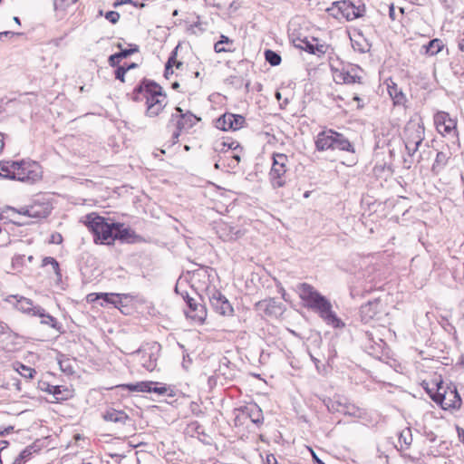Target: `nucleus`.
I'll list each match as a JSON object with an SVG mask.
<instances>
[{
  "instance_id": "1",
  "label": "nucleus",
  "mask_w": 464,
  "mask_h": 464,
  "mask_svg": "<svg viewBox=\"0 0 464 464\" xmlns=\"http://www.w3.org/2000/svg\"><path fill=\"white\" fill-rule=\"evenodd\" d=\"M298 294L299 297L305 303V306L316 313L327 325L336 329L344 327V323L333 311L331 302L313 285L306 283L300 284Z\"/></svg>"
},
{
  "instance_id": "2",
  "label": "nucleus",
  "mask_w": 464,
  "mask_h": 464,
  "mask_svg": "<svg viewBox=\"0 0 464 464\" xmlns=\"http://www.w3.org/2000/svg\"><path fill=\"white\" fill-rule=\"evenodd\" d=\"M140 95L146 99L147 115L149 117L158 116L167 105V96L161 86L153 81L144 80L133 91V100L140 101Z\"/></svg>"
},
{
  "instance_id": "3",
  "label": "nucleus",
  "mask_w": 464,
  "mask_h": 464,
  "mask_svg": "<svg viewBox=\"0 0 464 464\" xmlns=\"http://www.w3.org/2000/svg\"><path fill=\"white\" fill-rule=\"evenodd\" d=\"M4 171L7 172V179L34 183L42 177L41 166L32 160L21 161L3 160Z\"/></svg>"
},
{
  "instance_id": "4",
  "label": "nucleus",
  "mask_w": 464,
  "mask_h": 464,
  "mask_svg": "<svg viewBox=\"0 0 464 464\" xmlns=\"http://www.w3.org/2000/svg\"><path fill=\"white\" fill-rule=\"evenodd\" d=\"M86 226L93 234L96 244L111 245L114 242L115 223H108L103 217L89 214L86 217Z\"/></svg>"
},
{
  "instance_id": "5",
  "label": "nucleus",
  "mask_w": 464,
  "mask_h": 464,
  "mask_svg": "<svg viewBox=\"0 0 464 464\" xmlns=\"http://www.w3.org/2000/svg\"><path fill=\"white\" fill-rule=\"evenodd\" d=\"M431 400L443 410H457L460 408L462 400L455 386L444 387L442 383L437 384L435 392L427 390Z\"/></svg>"
},
{
  "instance_id": "6",
  "label": "nucleus",
  "mask_w": 464,
  "mask_h": 464,
  "mask_svg": "<svg viewBox=\"0 0 464 464\" xmlns=\"http://www.w3.org/2000/svg\"><path fill=\"white\" fill-rule=\"evenodd\" d=\"M424 138L425 130L422 122L414 121L407 122L403 130V141L410 157L418 151Z\"/></svg>"
},
{
  "instance_id": "7",
  "label": "nucleus",
  "mask_w": 464,
  "mask_h": 464,
  "mask_svg": "<svg viewBox=\"0 0 464 464\" xmlns=\"http://www.w3.org/2000/svg\"><path fill=\"white\" fill-rule=\"evenodd\" d=\"M328 11L336 18L343 17L347 21H352L362 17L365 12V7L363 5H355L352 1L343 0L334 3Z\"/></svg>"
},
{
  "instance_id": "8",
  "label": "nucleus",
  "mask_w": 464,
  "mask_h": 464,
  "mask_svg": "<svg viewBox=\"0 0 464 464\" xmlns=\"http://www.w3.org/2000/svg\"><path fill=\"white\" fill-rule=\"evenodd\" d=\"M272 160L273 164L269 172L270 181L274 188H280L285 182V174L286 171L287 157L285 154L274 153Z\"/></svg>"
},
{
  "instance_id": "9",
  "label": "nucleus",
  "mask_w": 464,
  "mask_h": 464,
  "mask_svg": "<svg viewBox=\"0 0 464 464\" xmlns=\"http://www.w3.org/2000/svg\"><path fill=\"white\" fill-rule=\"evenodd\" d=\"M179 114H172L171 121L177 120V130L172 133V141L171 145H174L178 142L179 138L180 136V132L182 130H188L192 128L198 121L199 118L196 117L191 112L188 111L183 113L182 109L179 107H176L175 109Z\"/></svg>"
},
{
  "instance_id": "10",
  "label": "nucleus",
  "mask_w": 464,
  "mask_h": 464,
  "mask_svg": "<svg viewBox=\"0 0 464 464\" xmlns=\"http://www.w3.org/2000/svg\"><path fill=\"white\" fill-rule=\"evenodd\" d=\"M362 70L353 64H349L347 66H343L342 69H336L334 72V80L336 83H361L362 82Z\"/></svg>"
},
{
  "instance_id": "11",
  "label": "nucleus",
  "mask_w": 464,
  "mask_h": 464,
  "mask_svg": "<svg viewBox=\"0 0 464 464\" xmlns=\"http://www.w3.org/2000/svg\"><path fill=\"white\" fill-rule=\"evenodd\" d=\"M208 300L211 307L221 315H231L233 307L224 295L218 290L213 288L208 289Z\"/></svg>"
},
{
  "instance_id": "12",
  "label": "nucleus",
  "mask_w": 464,
  "mask_h": 464,
  "mask_svg": "<svg viewBox=\"0 0 464 464\" xmlns=\"http://www.w3.org/2000/svg\"><path fill=\"white\" fill-rule=\"evenodd\" d=\"M52 210V205L48 201L35 200L28 207L22 208L18 212L33 218H45Z\"/></svg>"
},
{
  "instance_id": "13",
  "label": "nucleus",
  "mask_w": 464,
  "mask_h": 464,
  "mask_svg": "<svg viewBox=\"0 0 464 464\" xmlns=\"http://www.w3.org/2000/svg\"><path fill=\"white\" fill-rule=\"evenodd\" d=\"M434 123L436 125L437 130L442 134H453L457 136L456 132V121L451 119L449 113L445 111H438L434 115Z\"/></svg>"
},
{
  "instance_id": "14",
  "label": "nucleus",
  "mask_w": 464,
  "mask_h": 464,
  "mask_svg": "<svg viewBox=\"0 0 464 464\" xmlns=\"http://www.w3.org/2000/svg\"><path fill=\"white\" fill-rule=\"evenodd\" d=\"M186 302L188 310H186L187 317L190 318L197 324H202L207 317V309L204 304L198 303L194 298L187 295Z\"/></svg>"
},
{
  "instance_id": "15",
  "label": "nucleus",
  "mask_w": 464,
  "mask_h": 464,
  "mask_svg": "<svg viewBox=\"0 0 464 464\" xmlns=\"http://www.w3.org/2000/svg\"><path fill=\"white\" fill-rule=\"evenodd\" d=\"M134 353L140 355V363L148 372L156 369L158 361V348L156 346L139 349Z\"/></svg>"
},
{
  "instance_id": "16",
  "label": "nucleus",
  "mask_w": 464,
  "mask_h": 464,
  "mask_svg": "<svg viewBox=\"0 0 464 464\" xmlns=\"http://www.w3.org/2000/svg\"><path fill=\"white\" fill-rule=\"evenodd\" d=\"M382 304L378 299L369 301L362 304L360 309L361 320L368 324L373 319H379L380 314L382 313Z\"/></svg>"
},
{
  "instance_id": "17",
  "label": "nucleus",
  "mask_w": 464,
  "mask_h": 464,
  "mask_svg": "<svg viewBox=\"0 0 464 464\" xmlns=\"http://www.w3.org/2000/svg\"><path fill=\"white\" fill-rule=\"evenodd\" d=\"M42 391L52 394L56 401L68 400L72 396V391L63 385H51L43 382L39 383Z\"/></svg>"
},
{
  "instance_id": "18",
  "label": "nucleus",
  "mask_w": 464,
  "mask_h": 464,
  "mask_svg": "<svg viewBox=\"0 0 464 464\" xmlns=\"http://www.w3.org/2000/svg\"><path fill=\"white\" fill-rule=\"evenodd\" d=\"M334 130L332 129L324 130L319 132L315 139V148L319 151H324L332 149Z\"/></svg>"
},
{
  "instance_id": "19",
  "label": "nucleus",
  "mask_w": 464,
  "mask_h": 464,
  "mask_svg": "<svg viewBox=\"0 0 464 464\" xmlns=\"http://www.w3.org/2000/svg\"><path fill=\"white\" fill-rule=\"evenodd\" d=\"M451 155L452 154L448 146L442 150L439 151L431 167L432 172L435 174L441 172L447 166Z\"/></svg>"
},
{
  "instance_id": "20",
  "label": "nucleus",
  "mask_w": 464,
  "mask_h": 464,
  "mask_svg": "<svg viewBox=\"0 0 464 464\" xmlns=\"http://www.w3.org/2000/svg\"><path fill=\"white\" fill-rule=\"evenodd\" d=\"M13 297L16 299V309L31 316H34L36 314L35 310L41 307L40 305H34L33 301L29 298L18 295H14Z\"/></svg>"
},
{
  "instance_id": "21",
  "label": "nucleus",
  "mask_w": 464,
  "mask_h": 464,
  "mask_svg": "<svg viewBox=\"0 0 464 464\" xmlns=\"http://www.w3.org/2000/svg\"><path fill=\"white\" fill-rule=\"evenodd\" d=\"M103 418L107 421H111L123 426L129 424L131 421L130 417L124 411H117L114 409L107 411L103 415Z\"/></svg>"
},
{
  "instance_id": "22",
  "label": "nucleus",
  "mask_w": 464,
  "mask_h": 464,
  "mask_svg": "<svg viewBox=\"0 0 464 464\" xmlns=\"http://www.w3.org/2000/svg\"><path fill=\"white\" fill-rule=\"evenodd\" d=\"M332 150H339L343 151L353 152L354 149L349 140L342 133L337 131L334 134Z\"/></svg>"
},
{
  "instance_id": "23",
  "label": "nucleus",
  "mask_w": 464,
  "mask_h": 464,
  "mask_svg": "<svg viewBox=\"0 0 464 464\" xmlns=\"http://www.w3.org/2000/svg\"><path fill=\"white\" fill-rule=\"evenodd\" d=\"M387 90L390 97L392 99L394 105H404L406 102V96L398 85L392 82L387 83Z\"/></svg>"
},
{
  "instance_id": "24",
  "label": "nucleus",
  "mask_w": 464,
  "mask_h": 464,
  "mask_svg": "<svg viewBox=\"0 0 464 464\" xmlns=\"http://www.w3.org/2000/svg\"><path fill=\"white\" fill-rule=\"evenodd\" d=\"M338 404L339 408L337 409V411L344 415L361 418L364 414L361 408L352 402L345 401L344 402H339Z\"/></svg>"
},
{
  "instance_id": "25",
  "label": "nucleus",
  "mask_w": 464,
  "mask_h": 464,
  "mask_svg": "<svg viewBox=\"0 0 464 464\" xmlns=\"http://www.w3.org/2000/svg\"><path fill=\"white\" fill-rule=\"evenodd\" d=\"M146 392H154L158 395L174 396L173 390L166 384L157 382H147Z\"/></svg>"
},
{
  "instance_id": "26",
  "label": "nucleus",
  "mask_w": 464,
  "mask_h": 464,
  "mask_svg": "<svg viewBox=\"0 0 464 464\" xmlns=\"http://www.w3.org/2000/svg\"><path fill=\"white\" fill-rule=\"evenodd\" d=\"M135 237V233L129 227H125L123 224L115 223L114 241L120 239L123 242H130Z\"/></svg>"
},
{
  "instance_id": "27",
  "label": "nucleus",
  "mask_w": 464,
  "mask_h": 464,
  "mask_svg": "<svg viewBox=\"0 0 464 464\" xmlns=\"http://www.w3.org/2000/svg\"><path fill=\"white\" fill-rule=\"evenodd\" d=\"M35 315L41 318V324L48 325L53 329H59L58 321L53 315L49 314L45 312V310L41 306L35 310Z\"/></svg>"
},
{
  "instance_id": "28",
  "label": "nucleus",
  "mask_w": 464,
  "mask_h": 464,
  "mask_svg": "<svg viewBox=\"0 0 464 464\" xmlns=\"http://www.w3.org/2000/svg\"><path fill=\"white\" fill-rule=\"evenodd\" d=\"M412 443V434L410 428L403 429L399 434V444L401 450H406Z\"/></svg>"
},
{
  "instance_id": "29",
  "label": "nucleus",
  "mask_w": 464,
  "mask_h": 464,
  "mask_svg": "<svg viewBox=\"0 0 464 464\" xmlns=\"http://www.w3.org/2000/svg\"><path fill=\"white\" fill-rule=\"evenodd\" d=\"M423 47L425 48V53L427 54L435 55L443 49L444 44L440 39L435 38L433 40H430Z\"/></svg>"
},
{
  "instance_id": "30",
  "label": "nucleus",
  "mask_w": 464,
  "mask_h": 464,
  "mask_svg": "<svg viewBox=\"0 0 464 464\" xmlns=\"http://www.w3.org/2000/svg\"><path fill=\"white\" fill-rule=\"evenodd\" d=\"M127 297V295L125 294H114V293H101L97 294V299L102 298L106 303L112 304L115 306H117L118 304L121 302V297Z\"/></svg>"
},
{
  "instance_id": "31",
  "label": "nucleus",
  "mask_w": 464,
  "mask_h": 464,
  "mask_svg": "<svg viewBox=\"0 0 464 464\" xmlns=\"http://www.w3.org/2000/svg\"><path fill=\"white\" fill-rule=\"evenodd\" d=\"M36 452L35 446L30 445L23 450L20 454L14 459L13 464H24Z\"/></svg>"
},
{
  "instance_id": "32",
  "label": "nucleus",
  "mask_w": 464,
  "mask_h": 464,
  "mask_svg": "<svg viewBox=\"0 0 464 464\" xmlns=\"http://www.w3.org/2000/svg\"><path fill=\"white\" fill-rule=\"evenodd\" d=\"M232 113H225L221 117H219L216 121V127L222 130H232Z\"/></svg>"
},
{
  "instance_id": "33",
  "label": "nucleus",
  "mask_w": 464,
  "mask_h": 464,
  "mask_svg": "<svg viewBox=\"0 0 464 464\" xmlns=\"http://www.w3.org/2000/svg\"><path fill=\"white\" fill-rule=\"evenodd\" d=\"M264 56L266 61L271 65V66H277L281 63L282 58L281 55L270 49H266L264 52Z\"/></svg>"
},
{
  "instance_id": "34",
  "label": "nucleus",
  "mask_w": 464,
  "mask_h": 464,
  "mask_svg": "<svg viewBox=\"0 0 464 464\" xmlns=\"http://www.w3.org/2000/svg\"><path fill=\"white\" fill-rule=\"evenodd\" d=\"M246 409L250 420L256 424L259 423L261 420V409L258 407V405L250 404L246 406Z\"/></svg>"
},
{
  "instance_id": "35",
  "label": "nucleus",
  "mask_w": 464,
  "mask_h": 464,
  "mask_svg": "<svg viewBox=\"0 0 464 464\" xmlns=\"http://www.w3.org/2000/svg\"><path fill=\"white\" fill-rule=\"evenodd\" d=\"M352 46L354 51L359 52L361 53H365L370 51L371 44L363 38L359 40L352 39Z\"/></svg>"
},
{
  "instance_id": "36",
  "label": "nucleus",
  "mask_w": 464,
  "mask_h": 464,
  "mask_svg": "<svg viewBox=\"0 0 464 464\" xmlns=\"http://www.w3.org/2000/svg\"><path fill=\"white\" fill-rule=\"evenodd\" d=\"M119 387L121 389H126L131 392H146L148 384L147 382H140L136 383L121 384Z\"/></svg>"
},
{
  "instance_id": "37",
  "label": "nucleus",
  "mask_w": 464,
  "mask_h": 464,
  "mask_svg": "<svg viewBox=\"0 0 464 464\" xmlns=\"http://www.w3.org/2000/svg\"><path fill=\"white\" fill-rule=\"evenodd\" d=\"M58 363L60 365V369L62 372L66 373L67 375H71L74 373V369L72 362L68 358L59 359Z\"/></svg>"
},
{
  "instance_id": "38",
  "label": "nucleus",
  "mask_w": 464,
  "mask_h": 464,
  "mask_svg": "<svg viewBox=\"0 0 464 464\" xmlns=\"http://www.w3.org/2000/svg\"><path fill=\"white\" fill-rule=\"evenodd\" d=\"M16 371L19 372L21 376L26 379H33L34 374L36 373V371L34 369L22 363H18Z\"/></svg>"
},
{
  "instance_id": "39",
  "label": "nucleus",
  "mask_w": 464,
  "mask_h": 464,
  "mask_svg": "<svg viewBox=\"0 0 464 464\" xmlns=\"http://www.w3.org/2000/svg\"><path fill=\"white\" fill-rule=\"evenodd\" d=\"M269 304L266 305V313L271 314H281L283 312V308L281 304H276V302L274 299H269Z\"/></svg>"
},
{
  "instance_id": "40",
  "label": "nucleus",
  "mask_w": 464,
  "mask_h": 464,
  "mask_svg": "<svg viewBox=\"0 0 464 464\" xmlns=\"http://www.w3.org/2000/svg\"><path fill=\"white\" fill-rule=\"evenodd\" d=\"M139 51V47L134 45L133 48L121 50L120 53H114L111 55V61L113 59H118V61H121L123 58H127L134 53Z\"/></svg>"
},
{
  "instance_id": "41",
  "label": "nucleus",
  "mask_w": 464,
  "mask_h": 464,
  "mask_svg": "<svg viewBox=\"0 0 464 464\" xmlns=\"http://www.w3.org/2000/svg\"><path fill=\"white\" fill-rule=\"evenodd\" d=\"M231 44V41L229 40L228 37L227 36H224L222 35L221 36V40H219L218 42H217L214 45V49H215V52L216 53H223V52H227L228 49H227L225 47V44Z\"/></svg>"
},
{
  "instance_id": "42",
  "label": "nucleus",
  "mask_w": 464,
  "mask_h": 464,
  "mask_svg": "<svg viewBox=\"0 0 464 464\" xmlns=\"http://www.w3.org/2000/svg\"><path fill=\"white\" fill-rule=\"evenodd\" d=\"M231 121L233 123L232 130H237L242 127L243 123L245 122V119L241 115L232 114Z\"/></svg>"
},
{
  "instance_id": "43",
  "label": "nucleus",
  "mask_w": 464,
  "mask_h": 464,
  "mask_svg": "<svg viewBox=\"0 0 464 464\" xmlns=\"http://www.w3.org/2000/svg\"><path fill=\"white\" fill-rule=\"evenodd\" d=\"M298 46L309 53L315 54V44H312L308 40H302Z\"/></svg>"
},
{
  "instance_id": "44",
  "label": "nucleus",
  "mask_w": 464,
  "mask_h": 464,
  "mask_svg": "<svg viewBox=\"0 0 464 464\" xmlns=\"http://www.w3.org/2000/svg\"><path fill=\"white\" fill-rule=\"evenodd\" d=\"M221 148L219 149L224 153L228 152L230 150H235L237 148H239V144L237 142L232 141V142H226L223 141L220 144Z\"/></svg>"
},
{
  "instance_id": "45",
  "label": "nucleus",
  "mask_w": 464,
  "mask_h": 464,
  "mask_svg": "<svg viewBox=\"0 0 464 464\" xmlns=\"http://www.w3.org/2000/svg\"><path fill=\"white\" fill-rule=\"evenodd\" d=\"M0 236H2V239L0 240V246H7L10 243V235L8 231L0 227Z\"/></svg>"
},
{
  "instance_id": "46",
  "label": "nucleus",
  "mask_w": 464,
  "mask_h": 464,
  "mask_svg": "<svg viewBox=\"0 0 464 464\" xmlns=\"http://www.w3.org/2000/svg\"><path fill=\"white\" fill-rule=\"evenodd\" d=\"M105 18L111 24H116L120 19V14L116 11H109L105 14Z\"/></svg>"
},
{
  "instance_id": "47",
  "label": "nucleus",
  "mask_w": 464,
  "mask_h": 464,
  "mask_svg": "<svg viewBox=\"0 0 464 464\" xmlns=\"http://www.w3.org/2000/svg\"><path fill=\"white\" fill-rule=\"evenodd\" d=\"M77 0H54V6L55 8H64L66 6H69L74 3H76Z\"/></svg>"
},
{
  "instance_id": "48",
  "label": "nucleus",
  "mask_w": 464,
  "mask_h": 464,
  "mask_svg": "<svg viewBox=\"0 0 464 464\" xmlns=\"http://www.w3.org/2000/svg\"><path fill=\"white\" fill-rule=\"evenodd\" d=\"M126 72L127 69H125L124 66H119L115 71L116 79L120 80L121 82H124V75Z\"/></svg>"
},
{
  "instance_id": "49",
  "label": "nucleus",
  "mask_w": 464,
  "mask_h": 464,
  "mask_svg": "<svg viewBox=\"0 0 464 464\" xmlns=\"http://www.w3.org/2000/svg\"><path fill=\"white\" fill-rule=\"evenodd\" d=\"M227 158H231L232 159L231 162H229L227 164L228 167H230V168H235L236 165H237L238 162L240 161V156L237 153L230 152V155Z\"/></svg>"
},
{
  "instance_id": "50",
  "label": "nucleus",
  "mask_w": 464,
  "mask_h": 464,
  "mask_svg": "<svg viewBox=\"0 0 464 464\" xmlns=\"http://www.w3.org/2000/svg\"><path fill=\"white\" fill-rule=\"evenodd\" d=\"M177 49L178 47H176V49L172 52L171 55L169 56L168 62L166 63V65H168V67H173L177 62V59H176V56H177Z\"/></svg>"
},
{
  "instance_id": "51",
  "label": "nucleus",
  "mask_w": 464,
  "mask_h": 464,
  "mask_svg": "<svg viewBox=\"0 0 464 464\" xmlns=\"http://www.w3.org/2000/svg\"><path fill=\"white\" fill-rule=\"evenodd\" d=\"M47 265H55L56 266V259H54L52 256H46L43 259V266Z\"/></svg>"
},
{
  "instance_id": "52",
  "label": "nucleus",
  "mask_w": 464,
  "mask_h": 464,
  "mask_svg": "<svg viewBox=\"0 0 464 464\" xmlns=\"http://www.w3.org/2000/svg\"><path fill=\"white\" fill-rule=\"evenodd\" d=\"M276 97L278 100V102H280L279 104H280L281 108H284L288 103L287 98L284 99V101L281 102V93L279 92H276Z\"/></svg>"
},
{
  "instance_id": "53",
  "label": "nucleus",
  "mask_w": 464,
  "mask_h": 464,
  "mask_svg": "<svg viewBox=\"0 0 464 464\" xmlns=\"http://www.w3.org/2000/svg\"><path fill=\"white\" fill-rule=\"evenodd\" d=\"M389 16L392 21L396 19L395 8L393 4H391L389 6Z\"/></svg>"
},
{
  "instance_id": "54",
  "label": "nucleus",
  "mask_w": 464,
  "mask_h": 464,
  "mask_svg": "<svg viewBox=\"0 0 464 464\" xmlns=\"http://www.w3.org/2000/svg\"><path fill=\"white\" fill-rule=\"evenodd\" d=\"M266 464H278L276 458L273 454L266 455Z\"/></svg>"
},
{
  "instance_id": "55",
  "label": "nucleus",
  "mask_w": 464,
  "mask_h": 464,
  "mask_svg": "<svg viewBox=\"0 0 464 464\" xmlns=\"http://www.w3.org/2000/svg\"><path fill=\"white\" fill-rule=\"evenodd\" d=\"M267 277H269V279H266V282H268V281H273L276 283V286L279 288V291H282L283 288L281 286H279V284L278 282L276 281V278L274 277H271L270 275L267 273ZM265 281V275L263 274V282Z\"/></svg>"
},
{
  "instance_id": "56",
  "label": "nucleus",
  "mask_w": 464,
  "mask_h": 464,
  "mask_svg": "<svg viewBox=\"0 0 464 464\" xmlns=\"http://www.w3.org/2000/svg\"><path fill=\"white\" fill-rule=\"evenodd\" d=\"M325 53L324 45L315 44V54H324Z\"/></svg>"
},
{
  "instance_id": "57",
  "label": "nucleus",
  "mask_w": 464,
  "mask_h": 464,
  "mask_svg": "<svg viewBox=\"0 0 464 464\" xmlns=\"http://www.w3.org/2000/svg\"><path fill=\"white\" fill-rule=\"evenodd\" d=\"M53 269V272L55 273V275L61 278L62 275H61V272H60V267H59V263L56 261V266L55 265H51Z\"/></svg>"
},
{
  "instance_id": "58",
  "label": "nucleus",
  "mask_w": 464,
  "mask_h": 464,
  "mask_svg": "<svg viewBox=\"0 0 464 464\" xmlns=\"http://www.w3.org/2000/svg\"><path fill=\"white\" fill-rule=\"evenodd\" d=\"M311 452L313 455V459L315 462V464H324V462L322 459H320L312 450H311Z\"/></svg>"
},
{
  "instance_id": "59",
  "label": "nucleus",
  "mask_w": 464,
  "mask_h": 464,
  "mask_svg": "<svg viewBox=\"0 0 464 464\" xmlns=\"http://www.w3.org/2000/svg\"><path fill=\"white\" fill-rule=\"evenodd\" d=\"M309 355H310L311 360L314 362L316 369L319 371L320 361L316 357H314L313 354L310 353Z\"/></svg>"
},
{
  "instance_id": "60",
  "label": "nucleus",
  "mask_w": 464,
  "mask_h": 464,
  "mask_svg": "<svg viewBox=\"0 0 464 464\" xmlns=\"http://www.w3.org/2000/svg\"><path fill=\"white\" fill-rule=\"evenodd\" d=\"M132 3V0H121V1H117L114 3V6L117 7L121 5H123V4H131Z\"/></svg>"
},
{
  "instance_id": "61",
  "label": "nucleus",
  "mask_w": 464,
  "mask_h": 464,
  "mask_svg": "<svg viewBox=\"0 0 464 464\" xmlns=\"http://www.w3.org/2000/svg\"><path fill=\"white\" fill-rule=\"evenodd\" d=\"M173 73V70L171 67H168V65H165V72H164V75L165 77H169V74H172Z\"/></svg>"
},
{
  "instance_id": "62",
  "label": "nucleus",
  "mask_w": 464,
  "mask_h": 464,
  "mask_svg": "<svg viewBox=\"0 0 464 464\" xmlns=\"http://www.w3.org/2000/svg\"><path fill=\"white\" fill-rule=\"evenodd\" d=\"M13 430H14V427L13 426H9L6 429H5L4 430H0V436L5 435V433H9Z\"/></svg>"
},
{
  "instance_id": "63",
  "label": "nucleus",
  "mask_w": 464,
  "mask_h": 464,
  "mask_svg": "<svg viewBox=\"0 0 464 464\" xmlns=\"http://www.w3.org/2000/svg\"><path fill=\"white\" fill-rule=\"evenodd\" d=\"M120 62H121V61H118V59H113V60L111 61V56H110V58H109V63H110V65H111V66H112V67L116 66Z\"/></svg>"
},
{
  "instance_id": "64",
  "label": "nucleus",
  "mask_w": 464,
  "mask_h": 464,
  "mask_svg": "<svg viewBox=\"0 0 464 464\" xmlns=\"http://www.w3.org/2000/svg\"><path fill=\"white\" fill-rule=\"evenodd\" d=\"M459 48L460 49V51L464 52V38L459 41Z\"/></svg>"
}]
</instances>
